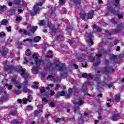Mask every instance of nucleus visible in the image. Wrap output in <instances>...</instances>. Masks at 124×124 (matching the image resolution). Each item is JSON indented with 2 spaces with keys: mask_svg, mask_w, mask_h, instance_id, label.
I'll return each instance as SVG.
<instances>
[{
  "mask_svg": "<svg viewBox=\"0 0 124 124\" xmlns=\"http://www.w3.org/2000/svg\"><path fill=\"white\" fill-rule=\"evenodd\" d=\"M6 54H7V51H6V50H3L1 53V55L3 57H4V56H6Z\"/></svg>",
  "mask_w": 124,
  "mask_h": 124,
  "instance_id": "obj_44",
  "label": "nucleus"
},
{
  "mask_svg": "<svg viewBox=\"0 0 124 124\" xmlns=\"http://www.w3.org/2000/svg\"><path fill=\"white\" fill-rule=\"evenodd\" d=\"M66 10L65 9V8H63L62 10L61 11V13L63 14V13H66Z\"/></svg>",
  "mask_w": 124,
  "mask_h": 124,
  "instance_id": "obj_47",
  "label": "nucleus"
},
{
  "mask_svg": "<svg viewBox=\"0 0 124 124\" xmlns=\"http://www.w3.org/2000/svg\"><path fill=\"white\" fill-rule=\"evenodd\" d=\"M3 36H5V33L2 31L0 33V37H3Z\"/></svg>",
  "mask_w": 124,
  "mask_h": 124,
  "instance_id": "obj_48",
  "label": "nucleus"
},
{
  "mask_svg": "<svg viewBox=\"0 0 124 124\" xmlns=\"http://www.w3.org/2000/svg\"><path fill=\"white\" fill-rule=\"evenodd\" d=\"M23 92L24 93H31L30 92V90L28 89V88H27V87H26V86H25L24 88H23Z\"/></svg>",
  "mask_w": 124,
  "mask_h": 124,
  "instance_id": "obj_37",
  "label": "nucleus"
},
{
  "mask_svg": "<svg viewBox=\"0 0 124 124\" xmlns=\"http://www.w3.org/2000/svg\"><path fill=\"white\" fill-rule=\"evenodd\" d=\"M93 13H94L93 11H91L90 13L86 14L87 19H93Z\"/></svg>",
  "mask_w": 124,
  "mask_h": 124,
  "instance_id": "obj_14",
  "label": "nucleus"
},
{
  "mask_svg": "<svg viewBox=\"0 0 124 124\" xmlns=\"http://www.w3.org/2000/svg\"><path fill=\"white\" fill-rule=\"evenodd\" d=\"M26 41H30V42H31V41H33V40H32V39H27L26 40H24L23 42H26Z\"/></svg>",
  "mask_w": 124,
  "mask_h": 124,
  "instance_id": "obj_50",
  "label": "nucleus"
},
{
  "mask_svg": "<svg viewBox=\"0 0 124 124\" xmlns=\"http://www.w3.org/2000/svg\"><path fill=\"white\" fill-rule=\"evenodd\" d=\"M23 33L26 35H28V34L29 35V32H28L26 30H23Z\"/></svg>",
  "mask_w": 124,
  "mask_h": 124,
  "instance_id": "obj_52",
  "label": "nucleus"
},
{
  "mask_svg": "<svg viewBox=\"0 0 124 124\" xmlns=\"http://www.w3.org/2000/svg\"><path fill=\"white\" fill-rule=\"evenodd\" d=\"M112 116L110 117L111 120L112 121H114V122H117L120 119V113H118L117 110L114 109L112 111Z\"/></svg>",
  "mask_w": 124,
  "mask_h": 124,
  "instance_id": "obj_3",
  "label": "nucleus"
},
{
  "mask_svg": "<svg viewBox=\"0 0 124 124\" xmlns=\"http://www.w3.org/2000/svg\"><path fill=\"white\" fill-rule=\"evenodd\" d=\"M65 95V92L64 91L58 92L55 95V96L56 98H59L60 96H63Z\"/></svg>",
  "mask_w": 124,
  "mask_h": 124,
  "instance_id": "obj_11",
  "label": "nucleus"
},
{
  "mask_svg": "<svg viewBox=\"0 0 124 124\" xmlns=\"http://www.w3.org/2000/svg\"><path fill=\"white\" fill-rule=\"evenodd\" d=\"M14 2L16 4H20L21 3V0H14Z\"/></svg>",
  "mask_w": 124,
  "mask_h": 124,
  "instance_id": "obj_41",
  "label": "nucleus"
},
{
  "mask_svg": "<svg viewBox=\"0 0 124 124\" xmlns=\"http://www.w3.org/2000/svg\"><path fill=\"white\" fill-rule=\"evenodd\" d=\"M120 1H121V0H115V3H113V4L115 7H117V6H119L120 5ZM115 3H116L115 4Z\"/></svg>",
  "mask_w": 124,
  "mask_h": 124,
  "instance_id": "obj_28",
  "label": "nucleus"
},
{
  "mask_svg": "<svg viewBox=\"0 0 124 124\" xmlns=\"http://www.w3.org/2000/svg\"><path fill=\"white\" fill-rule=\"evenodd\" d=\"M67 76V74L66 73H64L63 74L61 73L62 78H65Z\"/></svg>",
  "mask_w": 124,
  "mask_h": 124,
  "instance_id": "obj_40",
  "label": "nucleus"
},
{
  "mask_svg": "<svg viewBox=\"0 0 124 124\" xmlns=\"http://www.w3.org/2000/svg\"><path fill=\"white\" fill-rule=\"evenodd\" d=\"M81 77H83V78H87L88 79H90V78L93 79V77H92V75L89 74L88 75V74L86 73L82 74Z\"/></svg>",
  "mask_w": 124,
  "mask_h": 124,
  "instance_id": "obj_15",
  "label": "nucleus"
},
{
  "mask_svg": "<svg viewBox=\"0 0 124 124\" xmlns=\"http://www.w3.org/2000/svg\"><path fill=\"white\" fill-rule=\"evenodd\" d=\"M33 107L31 106H28L27 107L26 110L27 111H31L32 110Z\"/></svg>",
  "mask_w": 124,
  "mask_h": 124,
  "instance_id": "obj_38",
  "label": "nucleus"
},
{
  "mask_svg": "<svg viewBox=\"0 0 124 124\" xmlns=\"http://www.w3.org/2000/svg\"><path fill=\"white\" fill-rule=\"evenodd\" d=\"M124 24L121 23L117 25V29L113 30L112 31L114 33H120L122 32V30L124 29Z\"/></svg>",
  "mask_w": 124,
  "mask_h": 124,
  "instance_id": "obj_4",
  "label": "nucleus"
},
{
  "mask_svg": "<svg viewBox=\"0 0 124 124\" xmlns=\"http://www.w3.org/2000/svg\"><path fill=\"white\" fill-rule=\"evenodd\" d=\"M14 124H20V122H19L17 120H14Z\"/></svg>",
  "mask_w": 124,
  "mask_h": 124,
  "instance_id": "obj_61",
  "label": "nucleus"
},
{
  "mask_svg": "<svg viewBox=\"0 0 124 124\" xmlns=\"http://www.w3.org/2000/svg\"><path fill=\"white\" fill-rule=\"evenodd\" d=\"M53 77L52 75H48V77L46 78V79H48L49 78V79H53Z\"/></svg>",
  "mask_w": 124,
  "mask_h": 124,
  "instance_id": "obj_54",
  "label": "nucleus"
},
{
  "mask_svg": "<svg viewBox=\"0 0 124 124\" xmlns=\"http://www.w3.org/2000/svg\"><path fill=\"white\" fill-rule=\"evenodd\" d=\"M42 101H44V102H48V100L45 97L43 98Z\"/></svg>",
  "mask_w": 124,
  "mask_h": 124,
  "instance_id": "obj_56",
  "label": "nucleus"
},
{
  "mask_svg": "<svg viewBox=\"0 0 124 124\" xmlns=\"http://www.w3.org/2000/svg\"><path fill=\"white\" fill-rule=\"evenodd\" d=\"M7 24H8V20L7 19H4L0 22V26H1V25L6 26Z\"/></svg>",
  "mask_w": 124,
  "mask_h": 124,
  "instance_id": "obj_18",
  "label": "nucleus"
},
{
  "mask_svg": "<svg viewBox=\"0 0 124 124\" xmlns=\"http://www.w3.org/2000/svg\"><path fill=\"white\" fill-rule=\"evenodd\" d=\"M46 91L44 88H43V90L41 89L40 90V93H46Z\"/></svg>",
  "mask_w": 124,
  "mask_h": 124,
  "instance_id": "obj_51",
  "label": "nucleus"
},
{
  "mask_svg": "<svg viewBox=\"0 0 124 124\" xmlns=\"http://www.w3.org/2000/svg\"><path fill=\"white\" fill-rule=\"evenodd\" d=\"M16 9H15V8H11L10 9L8 12L10 13V15H14V14H15V12H16Z\"/></svg>",
  "mask_w": 124,
  "mask_h": 124,
  "instance_id": "obj_19",
  "label": "nucleus"
},
{
  "mask_svg": "<svg viewBox=\"0 0 124 124\" xmlns=\"http://www.w3.org/2000/svg\"><path fill=\"white\" fill-rule=\"evenodd\" d=\"M93 35L92 34V33H89L88 34V38L89 39L88 40V42L89 43H91V45H93V39H92V37H93Z\"/></svg>",
  "mask_w": 124,
  "mask_h": 124,
  "instance_id": "obj_13",
  "label": "nucleus"
},
{
  "mask_svg": "<svg viewBox=\"0 0 124 124\" xmlns=\"http://www.w3.org/2000/svg\"><path fill=\"white\" fill-rule=\"evenodd\" d=\"M105 87H107L108 84H109V80L108 79H105L104 81Z\"/></svg>",
  "mask_w": 124,
  "mask_h": 124,
  "instance_id": "obj_39",
  "label": "nucleus"
},
{
  "mask_svg": "<svg viewBox=\"0 0 124 124\" xmlns=\"http://www.w3.org/2000/svg\"><path fill=\"white\" fill-rule=\"evenodd\" d=\"M74 29V28L70 25H69L66 27L67 31H73Z\"/></svg>",
  "mask_w": 124,
  "mask_h": 124,
  "instance_id": "obj_29",
  "label": "nucleus"
},
{
  "mask_svg": "<svg viewBox=\"0 0 124 124\" xmlns=\"http://www.w3.org/2000/svg\"><path fill=\"white\" fill-rule=\"evenodd\" d=\"M113 86H114V84H113V83H111L107 85V86L108 87V88H109V89L112 88L113 87Z\"/></svg>",
  "mask_w": 124,
  "mask_h": 124,
  "instance_id": "obj_46",
  "label": "nucleus"
},
{
  "mask_svg": "<svg viewBox=\"0 0 124 124\" xmlns=\"http://www.w3.org/2000/svg\"><path fill=\"white\" fill-rule=\"evenodd\" d=\"M61 120H62V121H64V118H57V119L55 120V123L58 124V123H60V122H61Z\"/></svg>",
  "mask_w": 124,
  "mask_h": 124,
  "instance_id": "obj_36",
  "label": "nucleus"
},
{
  "mask_svg": "<svg viewBox=\"0 0 124 124\" xmlns=\"http://www.w3.org/2000/svg\"><path fill=\"white\" fill-rule=\"evenodd\" d=\"M117 16L118 17L119 19H122L124 18V15L122 14H120L119 13L117 14Z\"/></svg>",
  "mask_w": 124,
  "mask_h": 124,
  "instance_id": "obj_42",
  "label": "nucleus"
},
{
  "mask_svg": "<svg viewBox=\"0 0 124 124\" xmlns=\"http://www.w3.org/2000/svg\"><path fill=\"white\" fill-rule=\"evenodd\" d=\"M41 5V3H39L34 5L33 9L31 11V16H34L39 11V6Z\"/></svg>",
  "mask_w": 124,
  "mask_h": 124,
  "instance_id": "obj_5",
  "label": "nucleus"
},
{
  "mask_svg": "<svg viewBox=\"0 0 124 124\" xmlns=\"http://www.w3.org/2000/svg\"><path fill=\"white\" fill-rule=\"evenodd\" d=\"M73 66H74V67H75V68H76V69H78V65H77V64H73Z\"/></svg>",
  "mask_w": 124,
  "mask_h": 124,
  "instance_id": "obj_60",
  "label": "nucleus"
},
{
  "mask_svg": "<svg viewBox=\"0 0 124 124\" xmlns=\"http://www.w3.org/2000/svg\"><path fill=\"white\" fill-rule=\"evenodd\" d=\"M86 16H87V14L84 11H81L80 13H79V17L82 20H85L86 19Z\"/></svg>",
  "mask_w": 124,
  "mask_h": 124,
  "instance_id": "obj_12",
  "label": "nucleus"
},
{
  "mask_svg": "<svg viewBox=\"0 0 124 124\" xmlns=\"http://www.w3.org/2000/svg\"><path fill=\"white\" fill-rule=\"evenodd\" d=\"M8 70H9L10 72H12V71L15 70V71H16L17 72H18V73H20L21 76L26 74V72L22 68V67H14L13 66H9Z\"/></svg>",
  "mask_w": 124,
  "mask_h": 124,
  "instance_id": "obj_2",
  "label": "nucleus"
},
{
  "mask_svg": "<svg viewBox=\"0 0 124 124\" xmlns=\"http://www.w3.org/2000/svg\"><path fill=\"white\" fill-rule=\"evenodd\" d=\"M101 62L100 61V60H98L97 62H94L93 63V66H98V65H99V64H100Z\"/></svg>",
  "mask_w": 124,
  "mask_h": 124,
  "instance_id": "obj_35",
  "label": "nucleus"
},
{
  "mask_svg": "<svg viewBox=\"0 0 124 124\" xmlns=\"http://www.w3.org/2000/svg\"><path fill=\"white\" fill-rule=\"evenodd\" d=\"M79 109H80V108H79V106H75L74 107V112L75 113H76V112H78L79 111Z\"/></svg>",
  "mask_w": 124,
  "mask_h": 124,
  "instance_id": "obj_34",
  "label": "nucleus"
},
{
  "mask_svg": "<svg viewBox=\"0 0 124 124\" xmlns=\"http://www.w3.org/2000/svg\"><path fill=\"white\" fill-rule=\"evenodd\" d=\"M68 42H69L70 45H72L73 43H75V40H69Z\"/></svg>",
  "mask_w": 124,
  "mask_h": 124,
  "instance_id": "obj_43",
  "label": "nucleus"
},
{
  "mask_svg": "<svg viewBox=\"0 0 124 124\" xmlns=\"http://www.w3.org/2000/svg\"><path fill=\"white\" fill-rule=\"evenodd\" d=\"M93 29L96 30L97 31H101V28L97 26V25L94 24L93 26Z\"/></svg>",
  "mask_w": 124,
  "mask_h": 124,
  "instance_id": "obj_21",
  "label": "nucleus"
},
{
  "mask_svg": "<svg viewBox=\"0 0 124 124\" xmlns=\"http://www.w3.org/2000/svg\"><path fill=\"white\" fill-rule=\"evenodd\" d=\"M9 116H17V111H11L9 113Z\"/></svg>",
  "mask_w": 124,
  "mask_h": 124,
  "instance_id": "obj_32",
  "label": "nucleus"
},
{
  "mask_svg": "<svg viewBox=\"0 0 124 124\" xmlns=\"http://www.w3.org/2000/svg\"><path fill=\"white\" fill-rule=\"evenodd\" d=\"M109 11L111 13V14H113L115 16H117V13H116V10L115 9H113L112 8H111L109 9Z\"/></svg>",
  "mask_w": 124,
  "mask_h": 124,
  "instance_id": "obj_20",
  "label": "nucleus"
},
{
  "mask_svg": "<svg viewBox=\"0 0 124 124\" xmlns=\"http://www.w3.org/2000/svg\"><path fill=\"white\" fill-rule=\"evenodd\" d=\"M71 94H72V93H71L70 90L69 89L68 91V93H66V94H65V97H66V98H69Z\"/></svg>",
  "mask_w": 124,
  "mask_h": 124,
  "instance_id": "obj_23",
  "label": "nucleus"
},
{
  "mask_svg": "<svg viewBox=\"0 0 124 124\" xmlns=\"http://www.w3.org/2000/svg\"><path fill=\"white\" fill-rule=\"evenodd\" d=\"M114 71H115V70L112 68V67H109L107 69H105L104 72L107 73V74H109V73H112V72H114Z\"/></svg>",
  "mask_w": 124,
  "mask_h": 124,
  "instance_id": "obj_9",
  "label": "nucleus"
},
{
  "mask_svg": "<svg viewBox=\"0 0 124 124\" xmlns=\"http://www.w3.org/2000/svg\"><path fill=\"white\" fill-rule=\"evenodd\" d=\"M60 84H56V87H55V90H58L59 88H60Z\"/></svg>",
  "mask_w": 124,
  "mask_h": 124,
  "instance_id": "obj_62",
  "label": "nucleus"
},
{
  "mask_svg": "<svg viewBox=\"0 0 124 124\" xmlns=\"http://www.w3.org/2000/svg\"><path fill=\"white\" fill-rule=\"evenodd\" d=\"M69 90H70L72 93H77V92H78V88L76 87H74L72 89L69 88Z\"/></svg>",
  "mask_w": 124,
  "mask_h": 124,
  "instance_id": "obj_17",
  "label": "nucleus"
},
{
  "mask_svg": "<svg viewBox=\"0 0 124 124\" xmlns=\"http://www.w3.org/2000/svg\"><path fill=\"white\" fill-rule=\"evenodd\" d=\"M46 22H45V20H42L40 21L39 25L40 26H45Z\"/></svg>",
  "mask_w": 124,
  "mask_h": 124,
  "instance_id": "obj_30",
  "label": "nucleus"
},
{
  "mask_svg": "<svg viewBox=\"0 0 124 124\" xmlns=\"http://www.w3.org/2000/svg\"><path fill=\"white\" fill-rule=\"evenodd\" d=\"M32 59H34L36 65H38L39 63H40V62H41V61L38 59V57L36 56V53H34L32 55Z\"/></svg>",
  "mask_w": 124,
  "mask_h": 124,
  "instance_id": "obj_6",
  "label": "nucleus"
},
{
  "mask_svg": "<svg viewBox=\"0 0 124 124\" xmlns=\"http://www.w3.org/2000/svg\"><path fill=\"white\" fill-rule=\"evenodd\" d=\"M12 83L14 85H16V84H18V83H19V81L16 80V78H13L12 79Z\"/></svg>",
  "mask_w": 124,
  "mask_h": 124,
  "instance_id": "obj_33",
  "label": "nucleus"
},
{
  "mask_svg": "<svg viewBox=\"0 0 124 124\" xmlns=\"http://www.w3.org/2000/svg\"><path fill=\"white\" fill-rule=\"evenodd\" d=\"M32 71L33 74H37V72H38V70H37V67H33L32 69Z\"/></svg>",
  "mask_w": 124,
  "mask_h": 124,
  "instance_id": "obj_24",
  "label": "nucleus"
},
{
  "mask_svg": "<svg viewBox=\"0 0 124 124\" xmlns=\"http://www.w3.org/2000/svg\"><path fill=\"white\" fill-rule=\"evenodd\" d=\"M58 67L59 71L62 72L64 70H65V68L63 66H60L58 64H55L53 65L52 63L48 62L47 63L46 66L45 67V69H49V70H53V69Z\"/></svg>",
  "mask_w": 124,
  "mask_h": 124,
  "instance_id": "obj_1",
  "label": "nucleus"
},
{
  "mask_svg": "<svg viewBox=\"0 0 124 124\" xmlns=\"http://www.w3.org/2000/svg\"><path fill=\"white\" fill-rule=\"evenodd\" d=\"M47 26L52 30L51 35H53V34H55L56 32L58 31V29L55 28V26H54V25H50L49 24H47Z\"/></svg>",
  "mask_w": 124,
  "mask_h": 124,
  "instance_id": "obj_8",
  "label": "nucleus"
},
{
  "mask_svg": "<svg viewBox=\"0 0 124 124\" xmlns=\"http://www.w3.org/2000/svg\"><path fill=\"white\" fill-rule=\"evenodd\" d=\"M37 30V26L31 27L28 31V35L31 36V33H34V31Z\"/></svg>",
  "mask_w": 124,
  "mask_h": 124,
  "instance_id": "obj_7",
  "label": "nucleus"
},
{
  "mask_svg": "<svg viewBox=\"0 0 124 124\" xmlns=\"http://www.w3.org/2000/svg\"><path fill=\"white\" fill-rule=\"evenodd\" d=\"M39 114L40 113H39V111H38V110H35L34 116H35V117H37L38 115H39Z\"/></svg>",
  "mask_w": 124,
  "mask_h": 124,
  "instance_id": "obj_45",
  "label": "nucleus"
},
{
  "mask_svg": "<svg viewBox=\"0 0 124 124\" xmlns=\"http://www.w3.org/2000/svg\"><path fill=\"white\" fill-rule=\"evenodd\" d=\"M7 31H11V26H9L8 27L6 28Z\"/></svg>",
  "mask_w": 124,
  "mask_h": 124,
  "instance_id": "obj_57",
  "label": "nucleus"
},
{
  "mask_svg": "<svg viewBox=\"0 0 124 124\" xmlns=\"http://www.w3.org/2000/svg\"><path fill=\"white\" fill-rule=\"evenodd\" d=\"M74 2L76 3L77 6H80V4H81V0H74Z\"/></svg>",
  "mask_w": 124,
  "mask_h": 124,
  "instance_id": "obj_25",
  "label": "nucleus"
},
{
  "mask_svg": "<svg viewBox=\"0 0 124 124\" xmlns=\"http://www.w3.org/2000/svg\"><path fill=\"white\" fill-rule=\"evenodd\" d=\"M117 58H118V56L112 54L111 57L110 58V61H115V60H117Z\"/></svg>",
  "mask_w": 124,
  "mask_h": 124,
  "instance_id": "obj_27",
  "label": "nucleus"
},
{
  "mask_svg": "<svg viewBox=\"0 0 124 124\" xmlns=\"http://www.w3.org/2000/svg\"><path fill=\"white\" fill-rule=\"evenodd\" d=\"M25 55L26 56H31V50L30 49H27L26 51H25Z\"/></svg>",
  "mask_w": 124,
  "mask_h": 124,
  "instance_id": "obj_31",
  "label": "nucleus"
},
{
  "mask_svg": "<svg viewBox=\"0 0 124 124\" xmlns=\"http://www.w3.org/2000/svg\"><path fill=\"white\" fill-rule=\"evenodd\" d=\"M4 95L1 97L0 102H2L3 100H8V95L7 94V93L6 92H4Z\"/></svg>",
  "mask_w": 124,
  "mask_h": 124,
  "instance_id": "obj_10",
  "label": "nucleus"
},
{
  "mask_svg": "<svg viewBox=\"0 0 124 124\" xmlns=\"http://www.w3.org/2000/svg\"><path fill=\"white\" fill-rule=\"evenodd\" d=\"M16 21H21V17L16 16Z\"/></svg>",
  "mask_w": 124,
  "mask_h": 124,
  "instance_id": "obj_59",
  "label": "nucleus"
},
{
  "mask_svg": "<svg viewBox=\"0 0 124 124\" xmlns=\"http://www.w3.org/2000/svg\"><path fill=\"white\" fill-rule=\"evenodd\" d=\"M120 96H121V95H120V94L116 95L115 98V101H116V102H119V101H120V99L121 98Z\"/></svg>",
  "mask_w": 124,
  "mask_h": 124,
  "instance_id": "obj_26",
  "label": "nucleus"
},
{
  "mask_svg": "<svg viewBox=\"0 0 124 124\" xmlns=\"http://www.w3.org/2000/svg\"><path fill=\"white\" fill-rule=\"evenodd\" d=\"M82 89L83 93L86 95V92H87V90H88V88H87V83H83Z\"/></svg>",
  "mask_w": 124,
  "mask_h": 124,
  "instance_id": "obj_16",
  "label": "nucleus"
},
{
  "mask_svg": "<svg viewBox=\"0 0 124 124\" xmlns=\"http://www.w3.org/2000/svg\"><path fill=\"white\" fill-rule=\"evenodd\" d=\"M50 105L52 107H55V105L54 104V103H53L52 102H50Z\"/></svg>",
  "mask_w": 124,
  "mask_h": 124,
  "instance_id": "obj_63",
  "label": "nucleus"
},
{
  "mask_svg": "<svg viewBox=\"0 0 124 124\" xmlns=\"http://www.w3.org/2000/svg\"><path fill=\"white\" fill-rule=\"evenodd\" d=\"M14 93H16L17 94H19V93H21L20 92H19L18 91H17V90H14Z\"/></svg>",
  "mask_w": 124,
  "mask_h": 124,
  "instance_id": "obj_55",
  "label": "nucleus"
},
{
  "mask_svg": "<svg viewBox=\"0 0 124 124\" xmlns=\"http://www.w3.org/2000/svg\"><path fill=\"white\" fill-rule=\"evenodd\" d=\"M78 106H80V105H82L83 104V101L80 100L79 101V102H78Z\"/></svg>",
  "mask_w": 124,
  "mask_h": 124,
  "instance_id": "obj_58",
  "label": "nucleus"
},
{
  "mask_svg": "<svg viewBox=\"0 0 124 124\" xmlns=\"http://www.w3.org/2000/svg\"><path fill=\"white\" fill-rule=\"evenodd\" d=\"M40 39H41V37H40V36H38L35 37L33 39V41H34L35 43L38 42V41H39V40H40Z\"/></svg>",
  "mask_w": 124,
  "mask_h": 124,
  "instance_id": "obj_22",
  "label": "nucleus"
},
{
  "mask_svg": "<svg viewBox=\"0 0 124 124\" xmlns=\"http://www.w3.org/2000/svg\"><path fill=\"white\" fill-rule=\"evenodd\" d=\"M59 3L60 5L63 4V3H64V0H59Z\"/></svg>",
  "mask_w": 124,
  "mask_h": 124,
  "instance_id": "obj_49",
  "label": "nucleus"
},
{
  "mask_svg": "<svg viewBox=\"0 0 124 124\" xmlns=\"http://www.w3.org/2000/svg\"><path fill=\"white\" fill-rule=\"evenodd\" d=\"M55 94V92L53 91H50V95H54Z\"/></svg>",
  "mask_w": 124,
  "mask_h": 124,
  "instance_id": "obj_64",
  "label": "nucleus"
},
{
  "mask_svg": "<svg viewBox=\"0 0 124 124\" xmlns=\"http://www.w3.org/2000/svg\"><path fill=\"white\" fill-rule=\"evenodd\" d=\"M7 87H8V89L9 90H12V87H13L12 85H6Z\"/></svg>",
  "mask_w": 124,
  "mask_h": 124,
  "instance_id": "obj_53",
  "label": "nucleus"
}]
</instances>
